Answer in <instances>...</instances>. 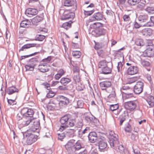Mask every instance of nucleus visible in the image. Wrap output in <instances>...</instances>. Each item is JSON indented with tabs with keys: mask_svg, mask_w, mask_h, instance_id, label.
I'll return each instance as SVG.
<instances>
[{
	"mask_svg": "<svg viewBox=\"0 0 154 154\" xmlns=\"http://www.w3.org/2000/svg\"><path fill=\"white\" fill-rule=\"evenodd\" d=\"M24 138H27L26 143L27 145H30L35 142L40 137L39 131L36 132L31 131L27 130L24 132H22Z\"/></svg>",
	"mask_w": 154,
	"mask_h": 154,
	"instance_id": "nucleus-1",
	"label": "nucleus"
},
{
	"mask_svg": "<svg viewBox=\"0 0 154 154\" xmlns=\"http://www.w3.org/2000/svg\"><path fill=\"white\" fill-rule=\"evenodd\" d=\"M53 97H46L44 99H42V102L46 104H48L46 105L47 109L50 110H59V107L57 106L56 103H57L56 98H54L53 99L50 100V98Z\"/></svg>",
	"mask_w": 154,
	"mask_h": 154,
	"instance_id": "nucleus-2",
	"label": "nucleus"
},
{
	"mask_svg": "<svg viewBox=\"0 0 154 154\" xmlns=\"http://www.w3.org/2000/svg\"><path fill=\"white\" fill-rule=\"evenodd\" d=\"M109 134L111 136L109 138L108 142L112 147L117 146L119 144L118 135L114 133L113 131H110L109 132Z\"/></svg>",
	"mask_w": 154,
	"mask_h": 154,
	"instance_id": "nucleus-3",
	"label": "nucleus"
},
{
	"mask_svg": "<svg viewBox=\"0 0 154 154\" xmlns=\"http://www.w3.org/2000/svg\"><path fill=\"white\" fill-rule=\"evenodd\" d=\"M96 143L100 151L103 152L105 150H106L107 149V147L108 148L107 140L104 137L100 136L97 139Z\"/></svg>",
	"mask_w": 154,
	"mask_h": 154,
	"instance_id": "nucleus-4",
	"label": "nucleus"
},
{
	"mask_svg": "<svg viewBox=\"0 0 154 154\" xmlns=\"http://www.w3.org/2000/svg\"><path fill=\"white\" fill-rule=\"evenodd\" d=\"M70 114H66L62 116L60 119V122L62 125L60 126L59 131L62 132L67 127L69 120L70 119Z\"/></svg>",
	"mask_w": 154,
	"mask_h": 154,
	"instance_id": "nucleus-5",
	"label": "nucleus"
},
{
	"mask_svg": "<svg viewBox=\"0 0 154 154\" xmlns=\"http://www.w3.org/2000/svg\"><path fill=\"white\" fill-rule=\"evenodd\" d=\"M83 118L85 122L88 124H95L99 122V120L93 116L90 112H87L84 113Z\"/></svg>",
	"mask_w": 154,
	"mask_h": 154,
	"instance_id": "nucleus-6",
	"label": "nucleus"
},
{
	"mask_svg": "<svg viewBox=\"0 0 154 154\" xmlns=\"http://www.w3.org/2000/svg\"><path fill=\"white\" fill-rule=\"evenodd\" d=\"M20 113L23 115V117L29 120L33 118L34 112L32 109L28 107H23L20 111Z\"/></svg>",
	"mask_w": 154,
	"mask_h": 154,
	"instance_id": "nucleus-7",
	"label": "nucleus"
},
{
	"mask_svg": "<svg viewBox=\"0 0 154 154\" xmlns=\"http://www.w3.org/2000/svg\"><path fill=\"white\" fill-rule=\"evenodd\" d=\"M62 98H61V100L58 101L57 100L58 97H57L56 101L57 103H56L57 106H58L59 107V109L62 108L63 107L67 106L69 103H71L74 102L75 100V98H72V99L69 100V98H67L66 97H61Z\"/></svg>",
	"mask_w": 154,
	"mask_h": 154,
	"instance_id": "nucleus-8",
	"label": "nucleus"
},
{
	"mask_svg": "<svg viewBox=\"0 0 154 154\" xmlns=\"http://www.w3.org/2000/svg\"><path fill=\"white\" fill-rule=\"evenodd\" d=\"M30 123H32L30 127L29 130L31 131L36 132L40 130L39 128L40 126V120L36 118H32L31 119Z\"/></svg>",
	"mask_w": 154,
	"mask_h": 154,
	"instance_id": "nucleus-9",
	"label": "nucleus"
},
{
	"mask_svg": "<svg viewBox=\"0 0 154 154\" xmlns=\"http://www.w3.org/2000/svg\"><path fill=\"white\" fill-rule=\"evenodd\" d=\"M138 20L141 22L146 23L143 25L144 26H149L150 25L149 24L148 21L149 20V17L147 14H140L138 17Z\"/></svg>",
	"mask_w": 154,
	"mask_h": 154,
	"instance_id": "nucleus-10",
	"label": "nucleus"
},
{
	"mask_svg": "<svg viewBox=\"0 0 154 154\" xmlns=\"http://www.w3.org/2000/svg\"><path fill=\"white\" fill-rule=\"evenodd\" d=\"M124 106L126 109L132 111L135 109L137 105L134 101H129L125 102Z\"/></svg>",
	"mask_w": 154,
	"mask_h": 154,
	"instance_id": "nucleus-11",
	"label": "nucleus"
},
{
	"mask_svg": "<svg viewBox=\"0 0 154 154\" xmlns=\"http://www.w3.org/2000/svg\"><path fill=\"white\" fill-rule=\"evenodd\" d=\"M88 135L89 140L92 143L97 142V139L101 136H98L97 133L95 131H91L89 133Z\"/></svg>",
	"mask_w": 154,
	"mask_h": 154,
	"instance_id": "nucleus-12",
	"label": "nucleus"
},
{
	"mask_svg": "<svg viewBox=\"0 0 154 154\" xmlns=\"http://www.w3.org/2000/svg\"><path fill=\"white\" fill-rule=\"evenodd\" d=\"M143 82L139 81L137 82L134 86V91L136 94H140L143 91Z\"/></svg>",
	"mask_w": 154,
	"mask_h": 154,
	"instance_id": "nucleus-13",
	"label": "nucleus"
},
{
	"mask_svg": "<svg viewBox=\"0 0 154 154\" xmlns=\"http://www.w3.org/2000/svg\"><path fill=\"white\" fill-rule=\"evenodd\" d=\"M105 30L102 27H98L92 30V34L95 37H98L104 34L105 33Z\"/></svg>",
	"mask_w": 154,
	"mask_h": 154,
	"instance_id": "nucleus-14",
	"label": "nucleus"
},
{
	"mask_svg": "<svg viewBox=\"0 0 154 154\" xmlns=\"http://www.w3.org/2000/svg\"><path fill=\"white\" fill-rule=\"evenodd\" d=\"M50 66L47 63H40L38 66V69L42 72H46L49 71Z\"/></svg>",
	"mask_w": 154,
	"mask_h": 154,
	"instance_id": "nucleus-15",
	"label": "nucleus"
},
{
	"mask_svg": "<svg viewBox=\"0 0 154 154\" xmlns=\"http://www.w3.org/2000/svg\"><path fill=\"white\" fill-rule=\"evenodd\" d=\"M31 119L29 120L23 118V119L17 122V124L18 126V127L20 129L22 128L28 126L31 122Z\"/></svg>",
	"mask_w": 154,
	"mask_h": 154,
	"instance_id": "nucleus-16",
	"label": "nucleus"
},
{
	"mask_svg": "<svg viewBox=\"0 0 154 154\" xmlns=\"http://www.w3.org/2000/svg\"><path fill=\"white\" fill-rule=\"evenodd\" d=\"M128 116V113L127 111H124L123 113L120 115L118 119L119 122V124L120 126L122 125L123 122L126 120Z\"/></svg>",
	"mask_w": 154,
	"mask_h": 154,
	"instance_id": "nucleus-17",
	"label": "nucleus"
},
{
	"mask_svg": "<svg viewBox=\"0 0 154 154\" xmlns=\"http://www.w3.org/2000/svg\"><path fill=\"white\" fill-rule=\"evenodd\" d=\"M63 3L65 6H75L73 8V11L76 10V1L75 0H64Z\"/></svg>",
	"mask_w": 154,
	"mask_h": 154,
	"instance_id": "nucleus-18",
	"label": "nucleus"
},
{
	"mask_svg": "<svg viewBox=\"0 0 154 154\" xmlns=\"http://www.w3.org/2000/svg\"><path fill=\"white\" fill-rule=\"evenodd\" d=\"M75 16V13L72 12L68 11H65L61 18L62 20H65L69 19H73Z\"/></svg>",
	"mask_w": 154,
	"mask_h": 154,
	"instance_id": "nucleus-19",
	"label": "nucleus"
},
{
	"mask_svg": "<svg viewBox=\"0 0 154 154\" xmlns=\"http://www.w3.org/2000/svg\"><path fill=\"white\" fill-rule=\"evenodd\" d=\"M38 13L37 9L34 8H28L26 11V13L27 16L31 17L36 15Z\"/></svg>",
	"mask_w": 154,
	"mask_h": 154,
	"instance_id": "nucleus-20",
	"label": "nucleus"
},
{
	"mask_svg": "<svg viewBox=\"0 0 154 154\" xmlns=\"http://www.w3.org/2000/svg\"><path fill=\"white\" fill-rule=\"evenodd\" d=\"M139 69L136 66H131L129 67L127 70V73L129 75H134L137 73Z\"/></svg>",
	"mask_w": 154,
	"mask_h": 154,
	"instance_id": "nucleus-21",
	"label": "nucleus"
},
{
	"mask_svg": "<svg viewBox=\"0 0 154 154\" xmlns=\"http://www.w3.org/2000/svg\"><path fill=\"white\" fill-rule=\"evenodd\" d=\"M90 131V129L89 127H86L84 130H82V128L79 129L77 133L78 137L81 138L83 137V135L86 133H88Z\"/></svg>",
	"mask_w": 154,
	"mask_h": 154,
	"instance_id": "nucleus-22",
	"label": "nucleus"
},
{
	"mask_svg": "<svg viewBox=\"0 0 154 154\" xmlns=\"http://www.w3.org/2000/svg\"><path fill=\"white\" fill-rule=\"evenodd\" d=\"M84 148V146L82 145V143L81 141L80 140H78L75 143H74L73 151L74 152H75L76 151H78Z\"/></svg>",
	"mask_w": 154,
	"mask_h": 154,
	"instance_id": "nucleus-23",
	"label": "nucleus"
},
{
	"mask_svg": "<svg viewBox=\"0 0 154 154\" xmlns=\"http://www.w3.org/2000/svg\"><path fill=\"white\" fill-rule=\"evenodd\" d=\"M140 32L144 36H150L152 35V31L150 28H145L140 31Z\"/></svg>",
	"mask_w": 154,
	"mask_h": 154,
	"instance_id": "nucleus-24",
	"label": "nucleus"
},
{
	"mask_svg": "<svg viewBox=\"0 0 154 154\" xmlns=\"http://www.w3.org/2000/svg\"><path fill=\"white\" fill-rule=\"evenodd\" d=\"M75 141L74 140H70L66 144L65 147L67 150L70 151L71 149L73 151Z\"/></svg>",
	"mask_w": 154,
	"mask_h": 154,
	"instance_id": "nucleus-25",
	"label": "nucleus"
},
{
	"mask_svg": "<svg viewBox=\"0 0 154 154\" xmlns=\"http://www.w3.org/2000/svg\"><path fill=\"white\" fill-rule=\"evenodd\" d=\"M100 85L102 89L104 90L111 86V83L109 81L106 80L101 82L100 83Z\"/></svg>",
	"mask_w": 154,
	"mask_h": 154,
	"instance_id": "nucleus-26",
	"label": "nucleus"
},
{
	"mask_svg": "<svg viewBox=\"0 0 154 154\" xmlns=\"http://www.w3.org/2000/svg\"><path fill=\"white\" fill-rule=\"evenodd\" d=\"M143 97L148 104L149 106V108H152L154 106V97Z\"/></svg>",
	"mask_w": 154,
	"mask_h": 154,
	"instance_id": "nucleus-27",
	"label": "nucleus"
},
{
	"mask_svg": "<svg viewBox=\"0 0 154 154\" xmlns=\"http://www.w3.org/2000/svg\"><path fill=\"white\" fill-rule=\"evenodd\" d=\"M40 46V45L39 44L36 43L27 44L23 46L20 50L23 51L25 49L33 47H36V48H38Z\"/></svg>",
	"mask_w": 154,
	"mask_h": 154,
	"instance_id": "nucleus-28",
	"label": "nucleus"
},
{
	"mask_svg": "<svg viewBox=\"0 0 154 154\" xmlns=\"http://www.w3.org/2000/svg\"><path fill=\"white\" fill-rule=\"evenodd\" d=\"M95 43V46H94V49L97 50L102 48L104 47L105 45H107V44L106 42H97L95 41H94Z\"/></svg>",
	"mask_w": 154,
	"mask_h": 154,
	"instance_id": "nucleus-29",
	"label": "nucleus"
},
{
	"mask_svg": "<svg viewBox=\"0 0 154 154\" xmlns=\"http://www.w3.org/2000/svg\"><path fill=\"white\" fill-rule=\"evenodd\" d=\"M75 130L74 129H68L64 131L66 137H73L74 136Z\"/></svg>",
	"mask_w": 154,
	"mask_h": 154,
	"instance_id": "nucleus-30",
	"label": "nucleus"
},
{
	"mask_svg": "<svg viewBox=\"0 0 154 154\" xmlns=\"http://www.w3.org/2000/svg\"><path fill=\"white\" fill-rule=\"evenodd\" d=\"M153 51L150 48H147L143 52V56L145 57H153Z\"/></svg>",
	"mask_w": 154,
	"mask_h": 154,
	"instance_id": "nucleus-31",
	"label": "nucleus"
},
{
	"mask_svg": "<svg viewBox=\"0 0 154 154\" xmlns=\"http://www.w3.org/2000/svg\"><path fill=\"white\" fill-rule=\"evenodd\" d=\"M124 131L125 132L128 133L131 132L133 129V128L128 122L126 123L124 126Z\"/></svg>",
	"mask_w": 154,
	"mask_h": 154,
	"instance_id": "nucleus-32",
	"label": "nucleus"
},
{
	"mask_svg": "<svg viewBox=\"0 0 154 154\" xmlns=\"http://www.w3.org/2000/svg\"><path fill=\"white\" fill-rule=\"evenodd\" d=\"M103 26V24L99 22H96L91 24L90 26V30L92 29H95L98 27H102Z\"/></svg>",
	"mask_w": 154,
	"mask_h": 154,
	"instance_id": "nucleus-33",
	"label": "nucleus"
},
{
	"mask_svg": "<svg viewBox=\"0 0 154 154\" xmlns=\"http://www.w3.org/2000/svg\"><path fill=\"white\" fill-rule=\"evenodd\" d=\"M43 19V18L42 17L37 16L32 19V22L33 24L35 25L41 21Z\"/></svg>",
	"mask_w": 154,
	"mask_h": 154,
	"instance_id": "nucleus-34",
	"label": "nucleus"
},
{
	"mask_svg": "<svg viewBox=\"0 0 154 154\" xmlns=\"http://www.w3.org/2000/svg\"><path fill=\"white\" fill-rule=\"evenodd\" d=\"M107 63L108 62L106 60L101 61L98 63V67L102 69L107 66Z\"/></svg>",
	"mask_w": 154,
	"mask_h": 154,
	"instance_id": "nucleus-35",
	"label": "nucleus"
},
{
	"mask_svg": "<svg viewBox=\"0 0 154 154\" xmlns=\"http://www.w3.org/2000/svg\"><path fill=\"white\" fill-rule=\"evenodd\" d=\"M30 24V22L29 20H24L22 21L20 24L21 27L26 28L29 27Z\"/></svg>",
	"mask_w": 154,
	"mask_h": 154,
	"instance_id": "nucleus-36",
	"label": "nucleus"
},
{
	"mask_svg": "<svg viewBox=\"0 0 154 154\" xmlns=\"http://www.w3.org/2000/svg\"><path fill=\"white\" fill-rule=\"evenodd\" d=\"M102 73L104 74H107L111 73V69L106 66L101 69Z\"/></svg>",
	"mask_w": 154,
	"mask_h": 154,
	"instance_id": "nucleus-37",
	"label": "nucleus"
},
{
	"mask_svg": "<svg viewBox=\"0 0 154 154\" xmlns=\"http://www.w3.org/2000/svg\"><path fill=\"white\" fill-rule=\"evenodd\" d=\"M72 23V22L71 21L64 23L63 24L62 27L67 30L71 27Z\"/></svg>",
	"mask_w": 154,
	"mask_h": 154,
	"instance_id": "nucleus-38",
	"label": "nucleus"
},
{
	"mask_svg": "<svg viewBox=\"0 0 154 154\" xmlns=\"http://www.w3.org/2000/svg\"><path fill=\"white\" fill-rule=\"evenodd\" d=\"M71 81L70 79L69 78L64 77L62 78L60 80V83L64 85H66Z\"/></svg>",
	"mask_w": 154,
	"mask_h": 154,
	"instance_id": "nucleus-39",
	"label": "nucleus"
},
{
	"mask_svg": "<svg viewBox=\"0 0 154 154\" xmlns=\"http://www.w3.org/2000/svg\"><path fill=\"white\" fill-rule=\"evenodd\" d=\"M16 88L14 87L9 88L7 89L6 93L9 94H12L16 91Z\"/></svg>",
	"mask_w": 154,
	"mask_h": 154,
	"instance_id": "nucleus-40",
	"label": "nucleus"
},
{
	"mask_svg": "<svg viewBox=\"0 0 154 154\" xmlns=\"http://www.w3.org/2000/svg\"><path fill=\"white\" fill-rule=\"evenodd\" d=\"M94 15L97 21L102 20L103 18V14L100 12L95 13Z\"/></svg>",
	"mask_w": 154,
	"mask_h": 154,
	"instance_id": "nucleus-41",
	"label": "nucleus"
},
{
	"mask_svg": "<svg viewBox=\"0 0 154 154\" xmlns=\"http://www.w3.org/2000/svg\"><path fill=\"white\" fill-rule=\"evenodd\" d=\"M141 0H128V4L131 5H134L138 4Z\"/></svg>",
	"mask_w": 154,
	"mask_h": 154,
	"instance_id": "nucleus-42",
	"label": "nucleus"
},
{
	"mask_svg": "<svg viewBox=\"0 0 154 154\" xmlns=\"http://www.w3.org/2000/svg\"><path fill=\"white\" fill-rule=\"evenodd\" d=\"M58 140L61 141H63V139L66 137L64 132L57 134Z\"/></svg>",
	"mask_w": 154,
	"mask_h": 154,
	"instance_id": "nucleus-43",
	"label": "nucleus"
},
{
	"mask_svg": "<svg viewBox=\"0 0 154 154\" xmlns=\"http://www.w3.org/2000/svg\"><path fill=\"white\" fill-rule=\"evenodd\" d=\"M7 101L8 103L11 105L16 104L17 102L16 101V98L14 99H11V98L7 97Z\"/></svg>",
	"mask_w": 154,
	"mask_h": 154,
	"instance_id": "nucleus-44",
	"label": "nucleus"
},
{
	"mask_svg": "<svg viewBox=\"0 0 154 154\" xmlns=\"http://www.w3.org/2000/svg\"><path fill=\"white\" fill-rule=\"evenodd\" d=\"M76 121L74 119H69V120L68 123L67 125L68 127H72L75 125Z\"/></svg>",
	"mask_w": 154,
	"mask_h": 154,
	"instance_id": "nucleus-45",
	"label": "nucleus"
},
{
	"mask_svg": "<svg viewBox=\"0 0 154 154\" xmlns=\"http://www.w3.org/2000/svg\"><path fill=\"white\" fill-rule=\"evenodd\" d=\"M72 54L76 58H79L81 55V53L79 51H75L72 52Z\"/></svg>",
	"mask_w": 154,
	"mask_h": 154,
	"instance_id": "nucleus-46",
	"label": "nucleus"
},
{
	"mask_svg": "<svg viewBox=\"0 0 154 154\" xmlns=\"http://www.w3.org/2000/svg\"><path fill=\"white\" fill-rule=\"evenodd\" d=\"M132 152L134 154H141L140 151V149L137 146H132Z\"/></svg>",
	"mask_w": 154,
	"mask_h": 154,
	"instance_id": "nucleus-47",
	"label": "nucleus"
},
{
	"mask_svg": "<svg viewBox=\"0 0 154 154\" xmlns=\"http://www.w3.org/2000/svg\"><path fill=\"white\" fill-rule=\"evenodd\" d=\"M119 108V105L118 104H112L110 106L109 110L113 111Z\"/></svg>",
	"mask_w": 154,
	"mask_h": 154,
	"instance_id": "nucleus-48",
	"label": "nucleus"
},
{
	"mask_svg": "<svg viewBox=\"0 0 154 154\" xmlns=\"http://www.w3.org/2000/svg\"><path fill=\"white\" fill-rule=\"evenodd\" d=\"M135 43L137 45L140 46H144V42L143 40L141 39H137Z\"/></svg>",
	"mask_w": 154,
	"mask_h": 154,
	"instance_id": "nucleus-49",
	"label": "nucleus"
},
{
	"mask_svg": "<svg viewBox=\"0 0 154 154\" xmlns=\"http://www.w3.org/2000/svg\"><path fill=\"white\" fill-rule=\"evenodd\" d=\"M78 115L79 113L77 112L72 113L71 115L70 114V119H74L76 121V119L78 118Z\"/></svg>",
	"mask_w": 154,
	"mask_h": 154,
	"instance_id": "nucleus-50",
	"label": "nucleus"
},
{
	"mask_svg": "<svg viewBox=\"0 0 154 154\" xmlns=\"http://www.w3.org/2000/svg\"><path fill=\"white\" fill-rule=\"evenodd\" d=\"M23 97V102L24 103H33V101L30 100V97Z\"/></svg>",
	"mask_w": 154,
	"mask_h": 154,
	"instance_id": "nucleus-51",
	"label": "nucleus"
},
{
	"mask_svg": "<svg viewBox=\"0 0 154 154\" xmlns=\"http://www.w3.org/2000/svg\"><path fill=\"white\" fill-rule=\"evenodd\" d=\"M84 102L82 100H79L77 102V107L78 108H82L84 105Z\"/></svg>",
	"mask_w": 154,
	"mask_h": 154,
	"instance_id": "nucleus-52",
	"label": "nucleus"
},
{
	"mask_svg": "<svg viewBox=\"0 0 154 154\" xmlns=\"http://www.w3.org/2000/svg\"><path fill=\"white\" fill-rule=\"evenodd\" d=\"M145 10L148 13L151 14L154 13V8L153 7H148L145 9Z\"/></svg>",
	"mask_w": 154,
	"mask_h": 154,
	"instance_id": "nucleus-53",
	"label": "nucleus"
},
{
	"mask_svg": "<svg viewBox=\"0 0 154 154\" xmlns=\"http://www.w3.org/2000/svg\"><path fill=\"white\" fill-rule=\"evenodd\" d=\"M94 11H95L94 10L90 11L84 10V14L85 16H90L94 12Z\"/></svg>",
	"mask_w": 154,
	"mask_h": 154,
	"instance_id": "nucleus-54",
	"label": "nucleus"
},
{
	"mask_svg": "<svg viewBox=\"0 0 154 154\" xmlns=\"http://www.w3.org/2000/svg\"><path fill=\"white\" fill-rule=\"evenodd\" d=\"M128 122L130 123V125L133 128L136 125L137 121L134 120L130 119Z\"/></svg>",
	"mask_w": 154,
	"mask_h": 154,
	"instance_id": "nucleus-55",
	"label": "nucleus"
},
{
	"mask_svg": "<svg viewBox=\"0 0 154 154\" xmlns=\"http://www.w3.org/2000/svg\"><path fill=\"white\" fill-rule=\"evenodd\" d=\"M45 38V37L44 35H37L36 39L38 41H42Z\"/></svg>",
	"mask_w": 154,
	"mask_h": 154,
	"instance_id": "nucleus-56",
	"label": "nucleus"
},
{
	"mask_svg": "<svg viewBox=\"0 0 154 154\" xmlns=\"http://www.w3.org/2000/svg\"><path fill=\"white\" fill-rule=\"evenodd\" d=\"M137 77H134L130 78L128 80V83L130 84L133 83L137 81Z\"/></svg>",
	"mask_w": 154,
	"mask_h": 154,
	"instance_id": "nucleus-57",
	"label": "nucleus"
},
{
	"mask_svg": "<svg viewBox=\"0 0 154 154\" xmlns=\"http://www.w3.org/2000/svg\"><path fill=\"white\" fill-rule=\"evenodd\" d=\"M141 63L142 65L144 66H147L150 65L149 62L145 60H143L141 61Z\"/></svg>",
	"mask_w": 154,
	"mask_h": 154,
	"instance_id": "nucleus-58",
	"label": "nucleus"
},
{
	"mask_svg": "<svg viewBox=\"0 0 154 154\" xmlns=\"http://www.w3.org/2000/svg\"><path fill=\"white\" fill-rule=\"evenodd\" d=\"M84 88V85L79 83H78V85L76 87V89L78 91H82L83 90Z\"/></svg>",
	"mask_w": 154,
	"mask_h": 154,
	"instance_id": "nucleus-59",
	"label": "nucleus"
},
{
	"mask_svg": "<svg viewBox=\"0 0 154 154\" xmlns=\"http://www.w3.org/2000/svg\"><path fill=\"white\" fill-rule=\"evenodd\" d=\"M56 94L55 92L53 91L52 90H50L47 93L46 96H54Z\"/></svg>",
	"mask_w": 154,
	"mask_h": 154,
	"instance_id": "nucleus-60",
	"label": "nucleus"
},
{
	"mask_svg": "<svg viewBox=\"0 0 154 154\" xmlns=\"http://www.w3.org/2000/svg\"><path fill=\"white\" fill-rule=\"evenodd\" d=\"M145 7V4L143 3H140L137 5V8L140 10H143L144 9Z\"/></svg>",
	"mask_w": 154,
	"mask_h": 154,
	"instance_id": "nucleus-61",
	"label": "nucleus"
},
{
	"mask_svg": "<svg viewBox=\"0 0 154 154\" xmlns=\"http://www.w3.org/2000/svg\"><path fill=\"white\" fill-rule=\"evenodd\" d=\"M23 115L21 114L20 113V114L18 113L16 117V119L18 122L20 120H21L22 119H23Z\"/></svg>",
	"mask_w": 154,
	"mask_h": 154,
	"instance_id": "nucleus-62",
	"label": "nucleus"
},
{
	"mask_svg": "<svg viewBox=\"0 0 154 154\" xmlns=\"http://www.w3.org/2000/svg\"><path fill=\"white\" fill-rule=\"evenodd\" d=\"M152 41L150 40H147L146 43H144V45L146 47L148 46H152Z\"/></svg>",
	"mask_w": 154,
	"mask_h": 154,
	"instance_id": "nucleus-63",
	"label": "nucleus"
},
{
	"mask_svg": "<svg viewBox=\"0 0 154 154\" xmlns=\"http://www.w3.org/2000/svg\"><path fill=\"white\" fill-rule=\"evenodd\" d=\"M118 149L119 150L120 153L122 154L124 153V152L125 150V149L122 145L119 146H118Z\"/></svg>",
	"mask_w": 154,
	"mask_h": 154,
	"instance_id": "nucleus-64",
	"label": "nucleus"
}]
</instances>
